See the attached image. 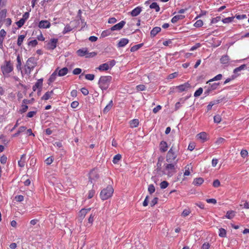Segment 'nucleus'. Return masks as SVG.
I'll list each match as a JSON object with an SVG mask.
<instances>
[{
	"mask_svg": "<svg viewBox=\"0 0 249 249\" xmlns=\"http://www.w3.org/2000/svg\"><path fill=\"white\" fill-rule=\"evenodd\" d=\"M122 156L120 154H117L116 155L113 159V162L114 163H117L121 159Z\"/></svg>",
	"mask_w": 249,
	"mask_h": 249,
	"instance_id": "obj_48",
	"label": "nucleus"
},
{
	"mask_svg": "<svg viewBox=\"0 0 249 249\" xmlns=\"http://www.w3.org/2000/svg\"><path fill=\"white\" fill-rule=\"evenodd\" d=\"M95 76L93 74H87L85 75L86 79L90 81H92L94 79Z\"/></svg>",
	"mask_w": 249,
	"mask_h": 249,
	"instance_id": "obj_57",
	"label": "nucleus"
},
{
	"mask_svg": "<svg viewBox=\"0 0 249 249\" xmlns=\"http://www.w3.org/2000/svg\"><path fill=\"white\" fill-rule=\"evenodd\" d=\"M235 216V212L233 211H229L227 212L226 217L228 219H232Z\"/></svg>",
	"mask_w": 249,
	"mask_h": 249,
	"instance_id": "obj_37",
	"label": "nucleus"
},
{
	"mask_svg": "<svg viewBox=\"0 0 249 249\" xmlns=\"http://www.w3.org/2000/svg\"><path fill=\"white\" fill-rule=\"evenodd\" d=\"M125 24V22L124 21H121L119 23L113 26L111 28V31L120 30L122 29Z\"/></svg>",
	"mask_w": 249,
	"mask_h": 249,
	"instance_id": "obj_12",
	"label": "nucleus"
},
{
	"mask_svg": "<svg viewBox=\"0 0 249 249\" xmlns=\"http://www.w3.org/2000/svg\"><path fill=\"white\" fill-rule=\"evenodd\" d=\"M196 138L204 142L208 140V134L205 132H202L196 135Z\"/></svg>",
	"mask_w": 249,
	"mask_h": 249,
	"instance_id": "obj_13",
	"label": "nucleus"
},
{
	"mask_svg": "<svg viewBox=\"0 0 249 249\" xmlns=\"http://www.w3.org/2000/svg\"><path fill=\"white\" fill-rule=\"evenodd\" d=\"M150 8L151 9H154L156 12H159L160 10V8L157 2H152L150 5Z\"/></svg>",
	"mask_w": 249,
	"mask_h": 249,
	"instance_id": "obj_38",
	"label": "nucleus"
},
{
	"mask_svg": "<svg viewBox=\"0 0 249 249\" xmlns=\"http://www.w3.org/2000/svg\"><path fill=\"white\" fill-rule=\"evenodd\" d=\"M37 65V62L34 57H31L29 58L26 62L24 66V71L25 73L29 75L31 71Z\"/></svg>",
	"mask_w": 249,
	"mask_h": 249,
	"instance_id": "obj_1",
	"label": "nucleus"
},
{
	"mask_svg": "<svg viewBox=\"0 0 249 249\" xmlns=\"http://www.w3.org/2000/svg\"><path fill=\"white\" fill-rule=\"evenodd\" d=\"M113 106V102L112 100L110 101L109 103L103 109V111L104 113H107L112 108Z\"/></svg>",
	"mask_w": 249,
	"mask_h": 249,
	"instance_id": "obj_30",
	"label": "nucleus"
},
{
	"mask_svg": "<svg viewBox=\"0 0 249 249\" xmlns=\"http://www.w3.org/2000/svg\"><path fill=\"white\" fill-rule=\"evenodd\" d=\"M58 70V68H57L55 69V70L54 71V72L51 75L49 79V81L50 83H52L54 82L56 78V76L57 75V71Z\"/></svg>",
	"mask_w": 249,
	"mask_h": 249,
	"instance_id": "obj_27",
	"label": "nucleus"
},
{
	"mask_svg": "<svg viewBox=\"0 0 249 249\" xmlns=\"http://www.w3.org/2000/svg\"><path fill=\"white\" fill-rule=\"evenodd\" d=\"M143 45L142 43L136 45L132 46L130 49V51L131 52H135L140 49Z\"/></svg>",
	"mask_w": 249,
	"mask_h": 249,
	"instance_id": "obj_40",
	"label": "nucleus"
},
{
	"mask_svg": "<svg viewBox=\"0 0 249 249\" xmlns=\"http://www.w3.org/2000/svg\"><path fill=\"white\" fill-rule=\"evenodd\" d=\"M203 25V22L202 20L199 19L197 20L195 23L194 26L196 27H202Z\"/></svg>",
	"mask_w": 249,
	"mask_h": 249,
	"instance_id": "obj_52",
	"label": "nucleus"
},
{
	"mask_svg": "<svg viewBox=\"0 0 249 249\" xmlns=\"http://www.w3.org/2000/svg\"><path fill=\"white\" fill-rule=\"evenodd\" d=\"M240 155L243 158L247 157L248 155V152L246 150L243 149L241 151Z\"/></svg>",
	"mask_w": 249,
	"mask_h": 249,
	"instance_id": "obj_60",
	"label": "nucleus"
},
{
	"mask_svg": "<svg viewBox=\"0 0 249 249\" xmlns=\"http://www.w3.org/2000/svg\"><path fill=\"white\" fill-rule=\"evenodd\" d=\"M0 69L3 75L8 77L14 70L13 65L10 61H5L4 64L1 66Z\"/></svg>",
	"mask_w": 249,
	"mask_h": 249,
	"instance_id": "obj_3",
	"label": "nucleus"
},
{
	"mask_svg": "<svg viewBox=\"0 0 249 249\" xmlns=\"http://www.w3.org/2000/svg\"><path fill=\"white\" fill-rule=\"evenodd\" d=\"M142 11V7L138 6L132 10L131 12V15L132 17H136L140 14Z\"/></svg>",
	"mask_w": 249,
	"mask_h": 249,
	"instance_id": "obj_17",
	"label": "nucleus"
},
{
	"mask_svg": "<svg viewBox=\"0 0 249 249\" xmlns=\"http://www.w3.org/2000/svg\"><path fill=\"white\" fill-rule=\"evenodd\" d=\"M161 31V28L159 27H154L150 32V35L151 37L155 36L158 33Z\"/></svg>",
	"mask_w": 249,
	"mask_h": 249,
	"instance_id": "obj_28",
	"label": "nucleus"
},
{
	"mask_svg": "<svg viewBox=\"0 0 249 249\" xmlns=\"http://www.w3.org/2000/svg\"><path fill=\"white\" fill-rule=\"evenodd\" d=\"M185 18V16L182 15H178L173 17L171 22L173 23L177 22L179 20H181Z\"/></svg>",
	"mask_w": 249,
	"mask_h": 249,
	"instance_id": "obj_25",
	"label": "nucleus"
},
{
	"mask_svg": "<svg viewBox=\"0 0 249 249\" xmlns=\"http://www.w3.org/2000/svg\"><path fill=\"white\" fill-rule=\"evenodd\" d=\"M148 191L150 194H153L155 191V188L153 184H150L148 187Z\"/></svg>",
	"mask_w": 249,
	"mask_h": 249,
	"instance_id": "obj_51",
	"label": "nucleus"
},
{
	"mask_svg": "<svg viewBox=\"0 0 249 249\" xmlns=\"http://www.w3.org/2000/svg\"><path fill=\"white\" fill-rule=\"evenodd\" d=\"M203 92V89L202 88H199L197 90H196L195 93H194V96L195 97H198Z\"/></svg>",
	"mask_w": 249,
	"mask_h": 249,
	"instance_id": "obj_53",
	"label": "nucleus"
},
{
	"mask_svg": "<svg viewBox=\"0 0 249 249\" xmlns=\"http://www.w3.org/2000/svg\"><path fill=\"white\" fill-rule=\"evenodd\" d=\"M7 160V157L5 155H3L2 156H1L0 159V163L3 164H5L6 163Z\"/></svg>",
	"mask_w": 249,
	"mask_h": 249,
	"instance_id": "obj_58",
	"label": "nucleus"
},
{
	"mask_svg": "<svg viewBox=\"0 0 249 249\" xmlns=\"http://www.w3.org/2000/svg\"><path fill=\"white\" fill-rule=\"evenodd\" d=\"M220 60L222 64H227L230 61V57L228 55H225L222 56Z\"/></svg>",
	"mask_w": 249,
	"mask_h": 249,
	"instance_id": "obj_32",
	"label": "nucleus"
},
{
	"mask_svg": "<svg viewBox=\"0 0 249 249\" xmlns=\"http://www.w3.org/2000/svg\"><path fill=\"white\" fill-rule=\"evenodd\" d=\"M26 129L25 126H20L19 127L18 131L12 135L13 137H18L21 133L24 132Z\"/></svg>",
	"mask_w": 249,
	"mask_h": 249,
	"instance_id": "obj_34",
	"label": "nucleus"
},
{
	"mask_svg": "<svg viewBox=\"0 0 249 249\" xmlns=\"http://www.w3.org/2000/svg\"><path fill=\"white\" fill-rule=\"evenodd\" d=\"M25 22V21L23 19L21 18L16 22V24L18 28H21L24 25Z\"/></svg>",
	"mask_w": 249,
	"mask_h": 249,
	"instance_id": "obj_54",
	"label": "nucleus"
},
{
	"mask_svg": "<svg viewBox=\"0 0 249 249\" xmlns=\"http://www.w3.org/2000/svg\"><path fill=\"white\" fill-rule=\"evenodd\" d=\"M178 72H175L174 73H172L168 75L167 79L168 80H171V79H172L177 77L178 76Z\"/></svg>",
	"mask_w": 249,
	"mask_h": 249,
	"instance_id": "obj_47",
	"label": "nucleus"
},
{
	"mask_svg": "<svg viewBox=\"0 0 249 249\" xmlns=\"http://www.w3.org/2000/svg\"><path fill=\"white\" fill-rule=\"evenodd\" d=\"M107 65H108L109 68L111 69L116 64V61L115 60H111L107 62Z\"/></svg>",
	"mask_w": 249,
	"mask_h": 249,
	"instance_id": "obj_61",
	"label": "nucleus"
},
{
	"mask_svg": "<svg viewBox=\"0 0 249 249\" xmlns=\"http://www.w3.org/2000/svg\"><path fill=\"white\" fill-rule=\"evenodd\" d=\"M97 69L100 71H106L109 69L107 63L100 65Z\"/></svg>",
	"mask_w": 249,
	"mask_h": 249,
	"instance_id": "obj_31",
	"label": "nucleus"
},
{
	"mask_svg": "<svg viewBox=\"0 0 249 249\" xmlns=\"http://www.w3.org/2000/svg\"><path fill=\"white\" fill-rule=\"evenodd\" d=\"M193 171V167L191 164H188L185 167V172L184 175L185 176H189L191 174V171Z\"/></svg>",
	"mask_w": 249,
	"mask_h": 249,
	"instance_id": "obj_18",
	"label": "nucleus"
},
{
	"mask_svg": "<svg viewBox=\"0 0 249 249\" xmlns=\"http://www.w3.org/2000/svg\"><path fill=\"white\" fill-rule=\"evenodd\" d=\"M168 145L167 143L165 141H161L160 143V150L161 152H165L167 150Z\"/></svg>",
	"mask_w": 249,
	"mask_h": 249,
	"instance_id": "obj_16",
	"label": "nucleus"
},
{
	"mask_svg": "<svg viewBox=\"0 0 249 249\" xmlns=\"http://www.w3.org/2000/svg\"><path fill=\"white\" fill-rule=\"evenodd\" d=\"M173 146L168 151L166 156V161L169 163H172L177 158V155L174 151Z\"/></svg>",
	"mask_w": 249,
	"mask_h": 249,
	"instance_id": "obj_6",
	"label": "nucleus"
},
{
	"mask_svg": "<svg viewBox=\"0 0 249 249\" xmlns=\"http://www.w3.org/2000/svg\"><path fill=\"white\" fill-rule=\"evenodd\" d=\"M191 88V85L188 82H186L183 84L178 86L176 88L178 90L179 92H181L187 90Z\"/></svg>",
	"mask_w": 249,
	"mask_h": 249,
	"instance_id": "obj_10",
	"label": "nucleus"
},
{
	"mask_svg": "<svg viewBox=\"0 0 249 249\" xmlns=\"http://www.w3.org/2000/svg\"><path fill=\"white\" fill-rule=\"evenodd\" d=\"M112 80L111 76H102L99 78L98 85L101 89L103 90H107Z\"/></svg>",
	"mask_w": 249,
	"mask_h": 249,
	"instance_id": "obj_2",
	"label": "nucleus"
},
{
	"mask_svg": "<svg viewBox=\"0 0 249 249\" xmlns=\"http://www.w3.org/2000/svg\"><path fill=\"white\" fill-rule=\"evenodd\" d=\"M77 55L79 56H86V57H92L96 55L97 53L95 52L89 53L87 48H82L79 49L76 51Z\"/></svg>",
	"mask_w": 249,
	"mask_h": 249,
	"instance_id": "obj_5",
	"label": "nucleus"
},
{
	"mask_svg": "<svg viewBox=\"0 0 249 249\" xmlns=\"http://www.w3.org/2000/svg\"><path fill=\"white\" fill-rule=\"evenodd\" d=\"M114 190L112 186H108L103 189L100 194V196L102 200H107L111 197L113 195Z\"/></svg>",
	"mask_w": 249,
	"mask_h": 249,
	"instance_id": "obj_4",
	"label": "nucleus"
},
{
	"mask_svg": "<svg viewBox=\"0 0 249 249\" xmlns=\"http://www.w3.org/2000/svg\"><path fill=\"white\" fill-rule=\"evenodd\" d=\"M130 127L135 128L137 127L139 124V121L138 119H133L129 122Z\"/></svg>",
	"mask_w": 249,
	"mask_h": 249,
	"instance_id": "obj_29",
	"label": "nucleus"
},
{
	"mask_svg": "<svg viewBox=\"0 0 249 249\" xmlns=\"http://www.w3.org/2000/svg\"><path fill=\"white\" fill-rule=\"evenodd\" d=\"M53 161V158L52 156H51L46 159L45 162L47 165H50Z\"/></svg>",
	"mask_w": 249,
	"mask_h": 249,
	"instance_id": "obj_59",
	"label": "nucleus"
},
{
	"mask_svg": "<svg viewBox=\"0 0 249 249\" xmlns=\"http://www.w3.org/2000/svg\"><path fill=\"white\" fill-rule=\"evenodd\" d=\"M28 109V106L26 104H23L21 106V108L19 110V112L21 114L26 112Z\"/></svg>",
	"mask_w": 249,
	"mask_h": 249,
	"instance_id": "obj_35",
	"label": "nucleus"
},
{
	"mask_svg": "<svg viewBox=\"0 0 249 249\" xmlns=\"http://www.w3.org/2000/svg\"><path fill=\"white\" fill-rule=\"evenodd\" d=\"M191 213V210L189 209H185L181 213V216L186 217Z\"/></svg>",
	"mask_w": 249,
	"mask_h": 249,
	"instance_id": "obj_50",
	"label": "nucleus"
},
{
	"mask_svg": "<svg viewBox=\"0 0 249 249\" xmlns=\"http://www.w3.org/2000/svg\"><path fill=\"white\" fill-rule=\"evenodd\" d=\"M201 46V44L199 43H196L194 46H192L191 49H190V51H193L196 50V49H198V48L200 47Z\"/></svg>",
	"mask_w": 249,
	"mask_h": 249,
	"instance_id": "obj_63",
	"label": "nucleus"
},
{
	"mask_svg": "<svg viewBox=\"0 0 249 249\" xmlns=\"http://www.w3.org/2000/svg\"><path fill=\"white\" fill-rule=\"evenodd\" d=\"M91 208L88 209H81L78 213V220L81 223L82 220L85 218L86 214L90 211Z\"/></svg>",
	"mask_w": 249,
	"mask_h": 249,
	"instance_id": "obj_9",
	"label": "nucleus"
},
{
	"mask_svg": "<svg viewBox=\"0 0 249 249\" xmlns=\"http://www.w3.org/2000/svg\"><path fill=\"white\" fill-rule=\"evenodd\" d=\"M68 72V69L67 68L65 67L61 69L58 70L57 71V75L59 76H63L66 75Z\"/></svg>",
	"mask_w": 249,
	"mask_h": 249,
	"instance_id": "obj_22",
	"label": "nucleus"
},
{
	"mask_svg": "<svg viewBox=\"0 0 249 249\" xmlns=\"http://www.w3.org/2000/svg\"><path fill=\"white\" fill-rule=\"evenodd\" d=\"M226 231L223 228H220L219 230V236L221 237H225L226 236Z\"/></svg>",
	"mask_w": 249,
	"mask_h": 249,
	"instance_id": "obj_43",
	"label": "nucleus"
},
{
	"mask_svg": "<svg viewBox=\"0 0 249 249\" xmlns=\"http://www.w3.org/2000/svg\"><path fill=\"white\" fill-rule=\"evenodd\" d=\"M111 34V30H104L101 33V36L102 37H105L106 36H107Z\"/></svg>",
	"mask_w": 249,
	"mask_h": 249,
	"instance_id": "obj_49",
	"label": "nucleus"
},
{
	"mask_svg": "<svg viewBox=\"0 0 249 249\" xmlns=\"http://www.w3.org/2000/svg\"><path fill=\"white\" fill-rule=\"evenodd\" d=\"M7 15V10L4 9L0 11V21L3 23Z\"/></svg>",
	"mask_w": 249,
	"mask_h": 249,
	"instance_id": "obj_24",
	"label": "nucleus"
},
{
	"mask_svg": "<svg viewBox=\"0 0 249 249\" xmlns=\"http://www.w3.org/2000/svg\"><path fill=\"white\" fill-rule=\"evenodd\" d=\"M38 44V42L36 39L32 40L28 42V45L32 47H36Z\"/></svg>",
	"mask_w": 249,
	"mask_h": 249,
	"instance_id": "obj_46",
	"label": "nucleus"
},
{
	"mask_svg": "<svg viewBox=\"0 0 249 249\" xmlns=\"http://www.w3.org/2000/svg\"><path fill=\"white\" fill-rule=\"evenodd\" d=\"M99 178V175L97 171L95 169H92L89 173V181L91 183L92 182V180H95Z\"/></svg>",
	"mask_w": 249,
	"mask_h": 249,
	"instance_id": "obj_8",
	"label": "nucleus"
},
{
	"mask_svg": "<svg viewBox=\"0 0 249 249\" xmlns=\"http://www.w3.org/2000/svg\"><path fill=\"white\" fill-rule=\"evenodd\" d=\"M219 83H214L212 85L210 84V85L211 86V88L210 89H208L207 91L205 92V94H208L210 91L212 90H214L217 89V87L219 86Z\"/></svg>",
	"mask_w": 249,
	"mask_h": 249,
	"instance_id": "obj_36",
	"label": "nucleus"
},
{
	"mask_svg": "<svg viewBox=\"0 0 249 249\" xmlns=\"http://www.w3.org/2000/svg\"><path fill=\"white\" fill-rule=\"evenodd\" d=\"M129 42V40L127 38H123L120 39L118 43V47H124Z\"/></svg>",
	"mask_w": 249,
	"mask_h": 249,
	"instance_id": "obj_20",
	"label": "nucleus"
},
{
	"mask_svg": "<svg viewBox=\"0 0 249 249\" xmlns=\"http://www.w3.org/2000/svg\"><path fill=\"white\" fill-rule=\"evenodd\" d=\"M234 18V17H228L222 19V21L224 23H229L231 22Z\"/></svg>",
	"mask_w": 249,
	"mask_h": 249,
	"instance_id": "obj_41",
	"label": "nucleus"
},
{
	"mask_svg": "<svg viewBox=\"0 0 249 249\" xmlns=\"http://www.w3.org/2000/svg\"><path fill=\"white\" fill-rule=\"evenodd\" d=\"M165 169L167 170L174 171L175 169V165L171 163L167 164L165 166Z\"/></svg>",
	"mask_w": 249,
	"mask_h": 249,
	"instance_id": "obj_45",
	"label": "nucleus"
},
{
	"mask_svg": "<svg viewBox=\"0 0 249 249\" xmlns=\"http://www.w3.org/2000/svg\"><path fill=\"white\" fill-rule=\"evenodd\" d=\"M222 77V74H219L217 75L216 76H215V77H214L213 78L209 80L207 83H208L209 82H213L214 81L220 80L221 79Z\"/></svg>",
	"mask_w": 249,
	"mask_h": 249,
	"instance_id": "obj_44",
	"label": "nucleus"
},
{
	"mask_svg": "<svg viewBox=\"0 0 249 249\" xmlns=\"http://www.w3.org/2000/svg\"><path fill=\"white\" fill-rule=\"evenodd\" d=\"M26 162V155L23 154L20 157V160L18 161V165L20 167H24Z\"/></svg>",
	"mask_w": 249,
	"mask_h": 249,
	"instance_id": "obj_19",
	"label": "nucleus"
},
{
	"mask_svg": "<svg viewBox=\"0 0 249 249\" xmlns=\"http://www.w3.org/2000/svg\"><path fill=\"white\" fill-rule=\"evenodd\" d=\"M37 113V111L36 110V111H29L27 114V118H32L33 117L34 115H35Z\"/></svg>",
	"mask_w": 249,
	"mask_h": 249,
	"instance_id": "obj_62",
	"label": "nucleus"
},
{
	"mask_svg": "<svg viewBox=\"0 0 249 249\" xmlns=\"http://www.w3.org/2000/svg\"><path fill=\"white\" fill-rule=\"evenodd\" d=\"M204 182V179L202 178H195L193 182V184L196 186H200Z\"/></svg>",
	"mask_w": 249,
	"mask_h": 249,
	"instance_id": "obj_23",
	"label": "nucleus"
},
{
	"mask_svg": "<svg viewBox=\"0 0 249 249\" xmlns=\"http://www.w3.org/2000/svg\"><path fill=\"white\" fill-rule=\"evenodd\" d=\"M168 185L169 183L167 181H163L160 184V187L161 189H165L168 187Z\"/></svg>",
	"mask_w": 249,
	"mask_h": 249,
	"instance_id": "obj_55",
	"label": "nucleus"
},
{
	"mask_svg": "<svg viewBox=\"0 0 249 249\" xmlns=\"http://www.w3.org/2000/svg\"><path fill=\"white\" fill-rule=\"evenodd\" d=\"M72 28L69 24L66 25L64 27V30L62 32L63 34L65 35L71 31H72Z\"/></svg>",
	"mask_w": 249,
	"mask_h": 249,
	"instance_id": "obj_39",
	"label": "nucleus"
},
{
	"mask_svg": "<svg viewBox=\"0 0 249 249\" xmlns=\"http://www.w3.org/2000/svg\"><path fill=\"white\" fill-rule=\"evenodd\" d=\"M51 26V23L47 20H42L39 21L38 27L40 29L49 28Z\"/></svg>",
	"mask_w": 249,
	"mask_h": 249,
	"instance_id": "obj_11",
	"label": "nucleus"
},
{
	"mask_svg": "<svg viewBox=\"0 0 249 249\" xmlns=\"http://www.w3.org/2000/svg\"><path fill=\"white\" fill-rule=\"evenodd\" d=\"M25 36L26 35H21L18 36L17 45L18 47H20L21 46Z\"/></svg>",
	"mask_w": 249,
	"mask_h": 249,
	"instance_id": "obj_33",
	"label": "nucleus"
},
{
	"mask_svg": "<svg viewBox=\"0 0 249 249\" xmlns=\"http://www.w3.org/2000/svg\"><path fill=\"white\" fill-rule=\"evenodd\" d=\"M246 68V65L243 64V65H241L240 66H239V67L235 68L233 70V72L234 73H236L240 71H241L245 69Z\"/></svg>",
	"mask_w": 249,
	"mask_h": 249,
	"instance_id": "obj_42",
	"label": "nucleus"
},
{
	"mask_svg": "<svg viewBox=\"0 0 249 249\" xmlns=\"http://www.w3.org/2000/svg\"><path fill=\"white\" fill-rule=\"evenodd\" d=\"M42 85H43V79H38L37 81V82L36 83L35 85H34L33 87V91H35L36 90V89H39V90H40V89L42 88Z\"/></svg>",
	"mask_w": 249,
	"mask_h": 249,
	"instance_id": "obj_15",
	"label": "nucleus"
},
{
	"mask_svg": "<svg viewBox=\"0 0 249 249\" xmlns=\"http://www.w3.org/2000/svg\"><path fill=\"white\" fill-rule=\"evenodd\" d=\"M3 23L7 27H9L11 25L12 20L10 18H5L4 21H3Z\"/></svg>",
	"mask_w": 249,
	"mask_h": 249,
	"instance_id": "obj_56",
	"label": "nucleus"
},
{
	"mask_svg": "<svg viewBox=\"0 0 249 249\" xmlns=\"http://www.w3.org/2000/svg\"><path fill=\"white\" fill-rule=\"evenodd\" d=\"M53 94V91H49L46 92L44 95L41 97V99L43 100H47L52 97V96Z\"/></svg>",
	"mask_w": 249,
	"mask_h": 249,
	"instance_id": "obj_21",
	"label": "nucleus"
},
{
	"mask_svg": "<svg viewBox=\"0 0 249 249\" xmlns=\"http://www.w3.org/2000/svg\"><path fill=\"white\" fill-rule=\"evenodd\" d=\"M6 36V32L4 29L0 30V48H3V42Z\"/></svg>",
	"mask_w": 249,
	"mask_h": 249,
	"instance_id": "obj_14",
	"label": "nucleus"
},
{
	"mask_svg": "<svg viewBox=\"0 0 249 249\" xmlns=\"http://www.w3.org/2000/svg\"><path fill=\"white\" fill-rule=\"evenodd\" d=\"M57 38H51L50 41L47 44V49L49 50H53L56 47L58 43Z\"/></svg>",
	"mask_w": 249,
	"mask_h": 249,
	"instance_id": "obj_7",
	"label": "nucleus"
},
{
	"mask_svg": "<svg viewBox=\"0 0 249 249\" xmlns=\"http://www.w3.org/2000/svg\"><path fill=\"white\" fill-rule=\"evenodd\" d=\"M17 64L16 65L17 69L18 71H21V66H22V58L19 54L17 56Z\"/></svg>",
	"mask_w": 249,
	"mask_h": 249,
	"instance_id": "obj_26",
	"label": "nucleus"
},
{
	"mask_svg": "<svg viewBox=\"0 0 249 249\" xmlns=\"http://www.w3.org/2000/svg\"><path fill=\"white\" fill-rule=\"evenodd\" d=\"M213 186L217 188L220 186V182L218 179H215L213 181Z\"/></svg>",
	"mask_w": 249,
	"mask_h": 249,
	"instance_id": "obj_64",
	"label": "nucleus"
}]
</instances>
